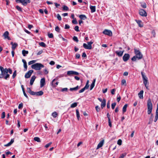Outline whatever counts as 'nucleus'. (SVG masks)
I'll return each instance as SVG.
<instances>
[{"label":"nucleus","mask_w":158,"mask_h":158,"mask_svg":"<svg viewBox=\"0 0 158 158\" xmlns=\"http://www.w3.org/2000/svg\"><path fill=\"white\" fill-rule=\"evenodd\" d=\"M55 30L56 31H57V32H59L60 30V29L59 28V27L58 26H57L55 28Z\"/></svg>","instance_id":"nucleus-53"},{"label":"nucleus","mask_w":158,"mask_h":158,"mask_svg":"<svg viewBox=\"0 0 158 158\" xmlns=\"http://www.w3.org/2000/svg\"><path fill=\"white\" fill-rule=\"evenodd\" d=\"M94 43V41L92 40L88 42L87 44L85 43H84L83 44V47L86 49L90 50L92 49V44Z\"/></svg>","instance_id":"nucleus-6"},{"label":"nucleus","mask_w":158,"mask_h":158,"mask_svg":"<svg viewBox=\"0 0 158 158\" xmlns=\"http://www.w3.org/2000/svg\"><path fill=\"white\" fill-rule=\"evenodd\" d=\"M36 95L37 96H41L43 94V92L42 91L36 92Z\"/></svg>","instance_id":"nucleus-29"},{"label":"nucleus","mask_w":158,"mask_h":158,"mask_svg":"<svg viewBox=\"0 0 158 158\" xmlns=\"http://www.w3.org/2000/svg\"><path fill=\"white\" fill-rule=\"evenodd\" d=\"M45 85V79L42 78L41 79L40 81V86L41 88L43 87Z\"/></svg>","instance_id":"nucleus-14"},{"label":"nucleus","mask_w":158,"mask_h":158,"mask_svg":"<svg viewBox=\"0 0 158 158\" xmlns=\"http://www.w3.org/2000/svg\"><path fill=\"white\" fill-rule=\"evenodd\" d=\"M57 79V77H56L55 79H54L52 82V85L54 87H56L57 86L58 84V82H56L55 83H54V82Z\"/></svg>","instance_id":"nucleus-20"},{"label":"nucleus","mask_w":158,"mask_h":158,"mask_svg":"<svg viewBox=\"0 0 158 158\" xmlns=\"http://www.w3.org/2000/svg\"><path fill=\"white\" fill-rule=\"evenodd\" d=\"M43 52V51L42 50H41L39 51L37 53V55H40Z\"/></svg>","instance_id":"nucleus-63"},{"label":"nucleus","mask_w":158,"mask_h":158,"mask_svg":"<svg viewBox=\"0 0 158 158\" xmlns=\"http://www.w3.org/2000/svg\"><path fill=\"white\" fill-rule=\"evenodd\" d=\"M23 65H24V67L25 69V70L26 71L27 70V64H24Z\"/></svg>","instance_id":"nucleus-60"},{"label":"nucleus","mask_w":158,"mask_h":158,"mask_svg":"<svg viewBox=\"0 0 158 158\" xmlns=\"http://www.w3.org/2000/svg\"><path fill=\"white\" fill-rule=\"evenodd\" d=\"M106 105V100L105 99H104L102 102V103L101 104V107L102 108V109Z\"/></svg>","instance_id":"nucleus-23"},{"label":"nucleus","mask_w":158,"mask_h":158,"mask_svg":"<svg viewBox=\"0 0 158 158\" xmlns=\"http://www.w3.org/2000/svg\"><path fill=\"white\" fill-rule=\"evenodd\" d=\"M126 84V81L125 79H123L121 81V84L122 85H124ZM126 85V84L125 85Z\"/></svg>","instance_id":"nucleus-42"},{"label":"nucleus","mask_w":158,"mask_h":158,"mask_svg":"<svg viewBox=\"0 0 158 158\" xmlns=\"http://www.w3.org/2000/svg\"><path fill=\"white\" fill-rule=\"evenodd\" d=\"M16 9L19 11H22V8L20 7H19V6H16Z\"/></svg>","instance_id":"nucleus-49"},{"label":"nucleus","mask_w":158,"mask_h":158,"mask_svg":"<svg viewBox=\"0 0 158 158\" xmlns=\"http://www.w3.org/2000/svg\"><path fill=\"white\" fill-rule=\"evenodd\" d=\"M30 2V0H20V2L25 6L27 5L28 3H29Z\"/></svg>","instance_id":"nucleus-12"},{"label":"nucleus","mask_w":158,"mask_h":158,"mask_svg":"<svg viewBox=\"0 0 158 158\" xmlns=\"http://www.w3.org/2000/svg\"><path fill=\"white\" fill-rule=\"evenodd\" d=\"M115 90L114 89H113L111 90V93L113 95L114 94Z\"/></svg>","instance_id":"nucleus-55"},{"label":"nucleus","mask_w":158,"mask_h":158,"mask_svg":"<svg viewBox=\"0 0 158 158\" xmlns=\"http://www.w3.org/2000/svg\"><path fill=\"white\" fill-rule=\"evenodd\" d=\"M126 153H124L122 154L119 158H124V157L126 156Z\"/></svg>","instance_id":"nucleus-35"},{"label":"nucleus","mask_w":158,"mask_h":158,"mask_svg":"<svg viewBox=\"0 0 158 158\" xmlns=\"http://www.w3.org/2000/svg\"><path fill=\"white\" fill-rule=\"evenodd\" d=\"M148 114H150L151 113L152 109V104L150 99H148L147 102Z\"/></svg>","instance_id":"nucleus-4"},{"label":"nucleus","mask_w":158,"mask_h":158,"mask_svg":"<svg viewBox=\"0 0 158 158\" xmlns=\"http://www.w3.org/2000/svg\"><path fill=\"white\" fill-rule=\"evenodd\" d=\"M5 113L4 112H2V114L1 118H5Z\"/></svg>","instance_id":"nucleus-47"},{"label":"nucleus","mask_w":158,"mask_h":158,"mask_svg":"<svg viewBox=\"0 0 158 158\" xmlns=\"http://www.w3.org/2000/svg\"><path fill=\"white\" fill-rule=\"evenodd\" d=\"M90 8L91 10V13H94L96 11V6H92L90 5Z\"/></svg>","instance_id":"nucleus-21"},{"label":"nucleus","mask_w":158,"mask_h":158,"mask_svg":"<svg viewBox=\"0 0 158 158\" xmlns=\"http://www.w3.org/2000/svg\"><path fill=\"white\" fill-rule=\"evenodd\" d=\"M76 112L77 117V118L78 120H79V118H80V116L79 112V110L78 109H77L76 110Z\"/></svg>","instance_id":"nucleus-30"},{"label":"nucleus","mask_w":158,"mask_h":158,"mask_svg":"<svg viewBox=\"0 0 158 158\" xmlns=\"http://www.w3.org/2000/svg\"><path fill=\"white\" fill-rule=\"evenodd\" d=\"M95 109L98 112L100 111V109L98 106H97L95 107Z\"/></svg>","instance_id":"nucleus-51"},{"label":"nucleus","mask_w":158,"mask_h":158,"mask_svg":"<svg viewBox=\"0 0 158 158\" xmlns=\"http://www.w3.org/2000/svg\"><path fill=\"white\" fill-rule=\"evenodd\" d=\"M39 45L43 47H46V44L45 43L43 42H41L39 43Z\"/></svg>","instance_id":"nucleus-31"},{"label":"nucleus","mask_w":158,"mask_h":158,"mask_svg":"<svg viewBox=\"0 0 158 158\" xmlns=\"http://www.w3.org/2000/svg\"><path fill=\"white\" fill-rule=\"evenodd\" d=\"M120 99H121V97L119 95V96H118L117 99V100L118 102H119V101H120Z\"/></svg>","instance_id":"nucleus-64"},{"label":"nucleus","mask_w":158,"mask_h":158,"mask_svg":"<svg viewBox=\"0 0 158 158\" xmlns=\"http://www.w3.org/2000/svg\"><path fill=\"white\" fill-rule=\"evenodd\" d=\"M79 88V86L78 85H77L76 87H75L73 88H70V90L71 91H72L73 90L76 91Z\"/></svg>","instance_id":"nucleus-25"},{"label":"nucleus","mask_w":158,"mask_h":158,"mask_svg":"<svg viewBox=\"0 0 158 158\" xmlns=\"http://www.w3.org/2000/svg\"><path fill=\"white\" fill-rule=\"evenodd\" d=\"M70 27V26L69 25L65 24V25L64 28L65 29H69Z\"/></svg>","instance_id":"nucleus-58"},{"label":"nucleus","mask_w":158,"mask_h":158,"mask_svg":"<svg viewBox=\"0 0 158 158\" xmlns=\"http://www.w3.org/2000/svg\"><path fill=\"white\" fill-rule=\"evenodd\" d=\"M67 90H68V88H63L61 90V91L62 92L67 91Z\"/></svg>","instance_id":"nucleus-59"},{"label":"nucleus","mask_w":158,"mask_h":158,"mask_svg":"<svg viewBox=\"0 0 158 158\" xmlns=\"http://www.w3.org/2000/svg\"><path fill=\"white\" fill-rule=\"evenodd\" d=\"M129 54L127 53H125L123 56V60L125 62H126L128 60V59H129Z\"/></svg>","instance_id":"nucleus-11"},{"label":"nucleus","mask_w":158,"mask_h":158,"mask_svg":"<svg viewBox=\"0 0 158 158\" xmlns=\"http://www.w3.org/2000/svg\"><path fill=\"white\" fill-rule=\"evenodd\" d=\"M116 103L115 102L111 104V107L113 109H114V107L116 105Z\"/></svg>","instance_id":"nucleus-41"},{"label":"nucleus","mask_w":158,"mask_h":158,"mask_svg":"<svg viewBox=\"0 0 158 158\" xmlns=\"http://www.w3.org/2000/svg\"><path fill=\"white\" fill-rule=\"evenodd\" d=\"M67 74L69 76L73 75H78L79 74V73L76 71H69L67 72Z\"/></svg>","instance_id":"nucleus-9"},{"label":"nucleus","mask_w":158,"mask_h":158,"mask_svg":"<svg viewBox=\"0 0 158 158\" xmlns=\"http://www.w3.org/2000/svg\"><path fill=\"white\" fill-rule=\"evenodd\" d=\"M36 60H32L30 61L28 63V65H30L31 64H32L35 63L36 62Z\"/></svg>","instance_id":"nucleus-34"},{"label":"nucleus","mask_w":158,"mask_h":158,"mask_svg":"<svg viewBox=\"0 0 158 158\" xmlns=\"http://www.w3.org/2000/svg\"><path fill=\"white\" fill-rule=\"evenodd\" d=\"M158 118V115H156L155 118V119H154V121L155 122H156L157 121Z\"/></svg>","instance_id":"nucleus-61"},{"label":"nucleus","mask_w":158,"mask_h":158,"mask_svg":"<svg viewBox=\"0 0 158 158\" xmlns=\"http://www.w3.org/2000/svg\"><path fill=\"white\" fill-rule=\"evenodd\" d=\"M80 57V55L79 54L77 53L76 55V59H79Z\"/></svg>","instance_id":"nucleus-54"},{"label":"nucleus","mask_w":158,"mask_h":158,"mask_svg":"<svg viewBox=\"0 0 158 158\" xmlns=\"http://www.w3.org/2000/svg\"><path fill=\"white\" fill-rule=\"evenodd\" d=\"M79 18L82 19H86V16L84 15H81L79 16Z\"/></svg>","instance_id":"nucleus-27"},{"label":"nucleus","mask_w":158,"mask_h":158,"mask_svg":"<svg viewBox=\"0 0 158 158\" xmlns=\"http://www.w3.org/2000/svg\"><path fill=\"white\" fill-rule=\"evenodd\" d=\"M141 7L143 8H145L146 7V5L145 3H144L141 4Z\"/></svg>","instance_id":"nucleus-43"},{"label":"nucleus","mask_w":158,"mask_h":158,"mask_svg":"<svg viewBox=\"0 0 158 158\" xmlns=\"http://www.w3.org/2000/svg\"><path fill=\"white\" fill-rule=\"evenodd\" d=\"M48 36L49 38H52L53 37V34L52 33H50L48 34Z\"/></svg>","instance_id":"nucleus-48"},{"label":"nucleus","mask_w":158,"mask_h":158,"mask_svg":"<svg viewBox=\"0 0 158 158\" xmlns=\"http://www.w3.org/2000/svg\"><path fill=\"white\" fill-rule=\"evenodd\" d=\"M122 140L120 139H119L118 140V141L117 142V144L118 145H120L122 144Z\"/></svg>","instance_id":"nucleus-50"},{"label":"nucleus","mask_w":158,"mask_h":158,"mask_svg":"<svg viewBox=\"0 0 158 158\" xmlns=\"http://www.w3.org/2000/svg\"><path fill=\"white\" fill-rule=\"evenodd\" d=\"M22 53L23 56H25L26 55L28 54V52L27 51L23 50L22 51Z\"/></svg>","instance_id":"nucleus-28"},{"label":"nucleus","mask_w":158,"mask_h":158,"mask_svg":"<svg viewBox=\"0 0 158 158\" xmlns=\"http://www.w3.org/2000/svg\"><path fill=\"white\" fill-rule=\"evenodd\" d=\"M73 40L76 42H78V40L77 38V37L76 36H74L73 38Z\"/></svg>","instance_id":"nucleus-39"},{"label":"nucleus","mask_w":158,"mask_h":158,"mask_svg":"<svg viewBox=\"0 0 158 158\" xmlns=\"http://www.w3.org/2000/svg\"><path fill=\"white\" fill-rule=\"evenodd\" d=\"M10 44L12 45V50H15L16 47L18 46V44L16 43H13V42L10 43Z\"/></svg>","instance_id":"nucleus-15"},{"label":"nucleus","mask_w":158,"mask_h":158,"mask_svg":"<svg viewBox=\"0 0 158 158\" xmlns=\"http://www.w3.org/2000/svg\"><path fill=\"white\" fill-rule=\"evenodd\" d=\"M85 89L84 88L82 89H81L79 91V93H81L83 92Z\"/></svg>","instance_id":"nucleus-56"},{"label":"nucleus","mask_w":158,"mask_h":158,"mask_svg":"<svg viewBox=\"0 0 158 158\" xmlns=\"http://www.w3.org/2000/svg\"><path fill=\"white\" fill-rule=\"evenodd\" d=\"M34 139L35 141L38 142H41L40 138L38 137H34Z\"/></svg>","instance_id":"nucleus-33"},{"label":"nucleus","mask_w":158,"mask_h":158,"mask_svg":"<svg viewBox=\"0 0 158 158\" xmlns=\"http://www.w3.org/2000/svg\"><path fill=\"white\" fill-rule=\"evenodd\" d=\"M33 71L31 70L29 71L25 75V77L26 78H29L31 76L32 73H33Z\"/></svg>","instance_id":"nucleus-10"},{"label":"nucleus","mask_w":158,"mask_h":158,"mask_svg":"<svg viewBox=\"0 0 158 158\" xmlns=\"http://www.w3.org/2000/svg\"><path fill=\"white\" fill-rule=\"evenodd\" d=\"M135 21L137 22V23L139 26V27H143V24L141 20H137L136 19V20H135Z\"/></svg>","instance_id":"nucleus-16"},{"label":"nucleus","mask_w":158,"mask_h":158,"mask_svg":"<svg viewBox=\"0 0 158 158\" xmlns=\"http://www.w3.org/2000/svg\"><path fill=\"white\" fill-rule=\"evenodd\" d=\"M134 52L135 55L131 58V60L133 61H135L137 59L138 60H140L143 58V56L141 53L140 52L139 50L136 49H134Z\"/></svg>","instance_id":"nucleus-2"},{"label":"nucleus","mask_w":158,"mask_h":158,"mask_svg":"<svg viewBox=\"0 0 158 158\" xmlns=\"http://www.w3.org/2000/svg\"><path fill=\"white\" fill-rule=\"evenodd\" d=\"M52 144V142H51L48 143L46 144L45 146V147L46 148H48L51 144Z\"/></svg>","instance_id":"nucleus-46"},{"label":"nucleus","mask_w":158,"mask_h":158,"mask_svg":"<svg viewBox=\"0 0 158 158\" xmlns=\"http://www.w3.org/2000/svg\"><path fill=\"white\" fill-rule=\"evenodd\" d=\"M96 81V79H94L93 80V81L92 83L90 85V90H91L94 87L95 85V83Z\"/></svg>","instance_id":"nucleus-24"},{"label":"nucleus","mask_w":158,"mask_h":158,"mask_svg":"<svg viewBox=\"0 0 158 158\" xmlns=\"http://www.w3.org/2000/svg\"><path fill=\"white\" fill-rule=\"evenodd\" d=\"M127 104H126L125 105L123 108V113H125L126 112L127 110Z\"/></svg>","instance_id":"nucleus-26"},{"label":"nucleus","mask_w":158,"mask_h":158,"mask_svg":"<svg viewBox=\"0 0 158 158\" xmlns=\"http://www.w3.org/2000/svg\"><path fill=\"white\" fill-rule=\"evenodd\" d=\"M23 106V104L21 103L20 104H19V106H18V108L19 109H21L22 108Z\"/></svg>","instance_id":"nucleus-52"},{"label":"nucleus","mask_w":158,"mask_h":158,"mask_svg":"<svg viewBox=\"0 0 158 158\" xmlns=\"http://www.w3.org/2000/svg\"><path fill=\"white\" fill-rule=\"evenodd\" d=\"M74 30L77 32H79V29L78 26H76L74 27Z\"/></svg>","instance_id":"nucleus-44"},{"label":"nucleus","mask_w":158,"mask_h":158,"mask_svg":"<svg viewBox=\"0 0 158 158\" xmlns=\"http://www.w3.org/2000/svg\"><path fill=\"white\" fill-rule=\"evenodd\" d=\"M141 74L142 77L143 83L146 87V88L147 89H148V85H147L148 83V78L144 74L143 72H141Z\"/></svg>","instance_id":"nucleus-5"},{"label":"nucleus","mask_w":158,"mask_h":158,"mask_svg":"<svg viewBox=\"0 0 158 158\" xmlns=\"http://www.w3.org/2000/svg\"><path fill=\"white\" fill-rule=\"evenodd\" d=\"M44 73L45 74H47L48 73V71L47 70V69H44Z\"/></svg>","instance_id":"nucleus-57"},{"label":"nucleus","mask_w":158,"mask_h":158,"mask_svg":"<svg viewBox=\"0 0 158 158\" xmlns=\"http://www.w3.org/2000/svg\"><path fill=\"white\" fill-rule=\"evenodd\" d=\"M143 91L142 90L140 91V92L138 93V95L139 98L140 99H143Z\"/></svg>","instance_id":"nucleus-18"},{"label":"nucleus","mask_w":158,"mask_h":158,"mask_svg":"<svg viewBox=\"0 0 158 158\" xmlns=\"http://www.w3.org/2000/svg\"><path fill=\"white\" fill-rule=\"evenodd\" d=\"M77 102H74L71 105L70 107L71 108L75 107L77 106Z\"/></svg>","instance_id":"nucleus-32"},{"label":"nucleus","mask_w":158,"mask_h":158,"mask_svg":"<svg viewBox=\"0 0 158 158\" xmlns=\"http://www.w3.org/2000/svg\"><path fill=\"white\" fill-rule=\"evenodd\" d=\"M72 23L74 24H77V21L76 19H73L72 21Z\"/></svg>","instance_id":"nucleus-45"},{"label":"nucleus","mask_w":158,"mask_h":158,"mask_svg":"<svg viewBox=\"0 0 158 158\" xmlns=\"http://www.w3.org/2000/svg\"><path fill=\"white\" fill-rule=\"evenodd\" d=\"M44 67V66L41 63H36L31 65V67L32 69L36 70H39L42 68Z\"/></svg>","instance_id":"nucleus-3"},{"label":"nucleus","mask_w":158,"mask_h":158,"mask_svg":"<svg viewBox=\"0 0 158 158\" xmlns=\"http://www.w3.org/2000/svg\"><path fill=\"white\" fill-rule=\"evenodd\" d=\"M139 14L141 16L146 17L147 14L145 10L143 9H140L139 10Z\"/></svg>","instance_id":"nucleus-7"},{"label":"nucleus","mask_w":158,"mask_h":158,"mask_svg":"<svg viewBox=\"0 0 158 158\" xmlns=\"http://www.w3.org/2000/svg\"><path fill=\"white\" fill-rule=\"evenodd\" d=\"M0 70L1 71V74H0V78H4L5 80H8L9 78L10 75L8 73L11 74L12 73V71L11 69L4 68L0 66Z\"/></svg>","instance_id":"nucleus-1"},{"label":"nucleus","mask_w":158,"mask_h":158,"mask_svg":"<svg viewBox=\"0 0 158 158\" xmlns=\"http://www.w3.org/2000/svg\"><path fill=\"white\" fill-rule=\"evenodd\" d=\"M52 116L54 118H56L57 116V114L56 112H54L52 113Z\"/></svg>","instance_id":"nucleus-36"},{"label":"nucleus","mask_w":158,"mask_h":158,"mask_svg":"<svg viewBox=\"0 0 158 158\" xmlns=\"http://www.w3.org/2000/svg\"><path fill=\"white\" fill-rule=\"evenodd\" d=\"M9 32L8 31H6L3 34L4 39H7L8 40H10V37L9 36Z\"/></svg>","instance_id":"nucleus-13"},{"label":"nucleus","mask_w":158,"mask_h":158,"mask_svg":"<svg viewBox=\"0 0 158 158\" xmlns=\"http://www.w3.org/2000/svg\"><path fill=\"white\" fill-rule=\"evenodd\" d=\"M104 142V140H102V141H101L99 142V143H98V146L97 147V149H98L99 148H101L102 147L103 145Z\"/></svg>","instance_id":"nucleus-17"},{"label":"nucleus","mask_w":158,"mask_h":158,"mask_svg":"<svg viewBox=\"0 0 158 158\" xmlns=\"http://www.w3.org/2000/svg\"><path fill=\"white\" fill-rule=\"evenodd\" d=\"M56 17L59 20L61 21V18L59 14H57V15Z\"/></svg>","instance_id":"nucleus-38"},{"label":"nucleus","mask_w":158,"mask_h":158,"mask_svg":"<svg viewBox=\"0 0 158 158\" xmlns=\"http://www.w3.org/2000/svg\"><path fill=\"white\" fill-rule=\"evenodd\" d=\"M68 7L66 6H64L63 7V10H68Z\"/></svg>","instance_id":"nucleus-37"},{"label":"nucleus","mask_w":158,"mask_h":158,"mask_svg":"<svg viewBox=\"0 0 158 158\" xmlns=\"http://www.w3.org/2000/svg\"><path fill=\"white\" fill-rule=\"evenodd\" d=\"M16 76V71L15 70L13 73L12 75V78L13 79L15 78V77Z\"/></svg>","instance_id":"nucleus-40"},{"label":"nucleus","mask_w":158,"mask_h":158,"mask_svg":"<svg viewBox=\"0 0 158 158\" xmlns=\"http://www.w3.org/2000/svg\"><path fill=\"white\" fill-rule=\"evenodd\" d=\"M103 33L105 35H107L109 36H111L112 33L111 31L110 30L105 29L103 32Z\"/></svg>","instance_id":"nucleus-8"},{"label":"nucleus","mask_w":158,"mask_h":158,"mask_svg":"<svg viewBox=\"0 0 158 158\" xmlns=\"http://www.w3.org/2000/svg\"><path fill=\"white\" fill-rule=\"evenodd\" d=\"M36 77L35 76H33L31 77V79L30 81V84L31 85H33L34 82L36 78Z\"/></svg>","instance_id":"nucleus-19"},{"label":"nucleus","mask_w":158,"mask_h":158,"mask_svg":"<svg viewBox=\"0 0 158 158\" xmlns=\"http://www.w3.org/2000/svg\"><path fill=\"white\" fill-rule=\"evenodd\" d=\"M30 94H31L33 95H36V92H34L33 91H31Z\"/></svg>","instance_id":"nucleus-62"},{"label":"nucleus","mask_w":158,"mask_h":158,"mask_svg":"<svg viewBox=\"0 0 158 158\" xmlns=\"http://www.w3.org/2000/svg\"><path fill=\"white\" fill-rule=\"evenodd\" d=\"M123 51H116L115 53L118 56L121 57L123 55Z\"/></svg>","instance_id":"nucleus-22"}]
</instances>
